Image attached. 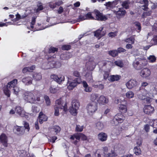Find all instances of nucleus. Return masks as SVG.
<instances>
[{"label":"nucleus","mask_w":157,"mask_h":157,"mask_svg":"<svg viewBox=\"0 0 157 157\" xmlns=\"http://www.w3.org/2000/svg\"><path fill=\"white\" fill-rule=\"evenodd\" d=\"M58 50V48H55L52 46L51 47L48 49V52L47 54L45 55V57L48 61L47 65L49 66L46 69H50L54 68H58L59 67L61 64L58 61H54V59L56 58V55H53L52 56L50 55L51 54L54 53Z\"/></svg>","instance_id":"nucleus-1"},{"label":"nucleus","mask_w":157,"mask_h":157,"mask_svg":"<svg viewBox=\"0 0 157 157\" xmlns=\"http://www.w3.org/2000/svg\"><path fill=\"white\" fill-rule=\"evenodd\" d=\"M24 95V99L28 102L33 103L36 101H40V94L38 92H27Z\"/></svg>","instance_id":"nucleus-2"},{"label":"nucleus","mask_w":157,"mask_h":157,"mask_svg":"<svg viewBox=\"0 0 157 157\" xmlns=\"http://www.w3.org/2000/svg\"><path fill=\"white\" fill-rule=\"evenodd\" d=\"M115 103L117 104H120L118 105V110L121 113H124L127 111L128 103L127 101L124 99L122 100L120 99L116 100Z\"/></svg>","instance_id":"nucleus-3"},{"label":"nucleus","mask_w":157,"mask_h":157,"mask_svg":"<svg viewBox=\"0 0 157 157\" xmlns=\"http://www.w3.org/2000/svg\"><path fill=\"white\" fill-rule=\"evenodd\" d=\"M98 104L96 102H91L87 105V112L89 115H92L98 109Z\"/></svg>","instance_id":"nucleus-4"},{"label":"nucleus","mask_w":157,"mask_h":157,"mask_svg":"<svg viewBox=\"0 0 157 157\" xmlns=\"http://www.w3.org/2000/svg\"><path fill=\"white\" fill-rule=\"evenodd\" d=\"M125 117L121 113H117L113 117L111 123L113 126H117L123 122Z\"/></svg>","instance_id":"nucleus-5"},{"label":"nucleus","mask_w":157,"mask_h":157,"mask_svg":"<svg viewBox=\"0 0 157 157\" xmlns=\"http://www.w3.org/2000/svg\"><path fill=\"white\" fill-rule=\"evenodd\" d=\"M75 138L79 141L80 139L83 141H85L87 140V138L86 136L82 133H75L71 135L70 138L72 140H74Z\"/></svg>","instance_id":"nucleus-6"},{"label":"nucleus","mask_w":157,"mask_h":157,"mask_svg":"<svg viewBox=\"0 0 157 157\" xmlns=\"http://www.w3.org/2000/svg\"><path fill=\"white\" fill-rule=\"evenodd\" d=\"M146 65L145 61L142 60L134 62L133 65L134 68L137 70L141 69Z\"/></svg>","instance_id":"nucleus-7"},{"label":"nucleus","mask_w":157,"mask_h":157,"mask_svg":"<svg viewBox=\"0 0 157 157\" xmlns=\"http://www.w3.org/2000/svg\"><path fill=\"white\" fill-rule=\"evenodd\" d=\"M95 15L96 19L98 21H105L108 19L107 17L105 15H103V13H101L98 10L95 9L94 12Z\"/></svg>","instance_id":"nucleus-8"},{"label":"nucleus","mask_w":157,"mask_h":157,"mask_svg":"<svg viewBox=\"0 0 157 157\" xmlns=\"http://www.w3.org/2000/svg\"><path fill=\"white\" fill-rule=\"evenodd\" d=\"M82 83L80 81L79 79H74L71 82L68 81L67 83L69 85L67 86V88L69 90H73L75 87H76L79 84Z\"/></svg>","instance_id":"nucleus-9"},{"label":"nucleus","mask_w":157,"mask_h":157,"mask_svg":"<svg viewBox=\"0 0 157 157\" xmlns=\"http://www.w3.org/2000/svg\"><path fill=\"white\" fill-rule=\"evenodd\" d=\"M113 11L118 19H121L123 17L126 13L125 10L123 8H119L118 10L117 11L113 10Z\"/></svg>","instance_id":"nucleus-10"},{"label":"nucleus","mask_w":157,"mask_h":157,"mask_svg":"<svg viewBox=\"0 0 157 157\" xmlns=\"http://www.w3.org/2000/svg\"><path fill=\"white\" fill-rule=\"evenodd\" d=\"M51 79H53L59 84H60L62 82L64 81V77L62 75H59V76L56 75H52L50 76Z\"/></svg>","instance_id":"nucleus-11"},{"label":"nucleus","mask_w":157,"mask_h":157,"mask_svg":"<svg viewBox=\"0 0 157 157\" xmlns=\"http://www.w3.org/2000/svg\"><path fill=\"white\" fill-rule=\"evenodd\" d=\"M56 103L59 105H61V106H60V108L63 109L64 111L66 112L67 111V107L66 101L65 102H63L61 99L60 98L57 100L56 101Z\"/></svg>","instance_id":"nucleus-12"},{"label":"nucleus","mask_w":157,"mask_h":157,"mask_svg":"<svg viewBox=\"0 0 157 157\" xmlns=\"http://www.w3.org/2000/svg\"><path fill=\"white\" fill-rule=\"evenodd\" d=\"M138 83L137 81L134 79H132L129 80L126 83V85L128 88L131 89L136 87L138 85Z\"/></svg>","instance_id":"nucleus-13"},{"label":"nucleus","mask_w":157,"mask_h":157,"mask_svg":"<svg viewBox=\"0 0 157 157\" xmlns=\"http://www.w3.org/2000/svg\"><path fill=\"white\" fill-rule=\"evenodd\" d=\"M0 142L5 147H8V138L5 134L3 133L0 135Z\"/></svg>","instance_id":"nucleus-14"},{"label":"nucleus","mask_w":157,"mask_h":157,"mask_svg":"<svg viewBox=\"0 0 157 157\" xmlns=\"http://www.w3.org/2000/svg\"><path fill=\"white\" fill-rule=\"evenodd\" d=\"M144 113L147 114L149 115L153 113L154 111L153 107L151 105H146L143 109Z\"/></svg>","instance_id":"nucleus-15"},{"label":"nucleus","mask_w":157,"mask_h":157,"mask_svg":"<svg viewBox=\"0 0 157 157\" xmlns=\"http://www.w3.org/2000/svg\"><path fill=\"white\" fill-rule=\"evenodd\" d=\"M103 153L107 157H115L117 155L116 153L114 151H111V153H108V148L106 147L105 146L103 148Z\"/></svg>","instance_id":"nucleus-16"},{"label":"nucleus","mask_w":157,"mask_h":157,"mask_svg":"<svg viewBox=\"0 0 157 157\" xmlns=\"http://www.w3.org/2000/svg\"><path fill=\"white\" fill-rule=\"evenodd\" d=\"M103 27H100L99 29L96 30L94 32V36L97 38H99V39L103 36H104L105 34V33H104L103 31H102L103 29Z\"/></svg>","instance_id":"nucleus-17"},{"label":"nucleus","mask_w":157,"mask_h":157,"mask_svg":"<svg viewBox=\"0 0 157 157\" xmlns=\"http://www.w3.org/2000/svg\"><path fill=\"white\" fill-rule=\"evenodd\" d=\"M151 73L150 70L147 68H144L141 71L140 76L144 78H146L149 76Z\"/></svg>","instance_id":"nucleus-18"},{"label":"nucleus","mask_w":157,"mask_h":157,"mask_svg":"<svg viewBox=\"0 0 157 157\" xmlns=\"http://www.w3.org/2000/svg\"><path fill=\"white\" fill-rule=\"evenodd\" d=\"M108 136L105 133L101 132L98 135V139L100 141L104 142L106 141L107 139Z\"/></svg>","instance_id":"nucleus-19"},{"label":"nucleus","mask_w":157,"mask_h":157,"mask_svg":"<svg viewBox=\"0 0 157 157\" xmlns=\"http://www.w3.org/2000/svg\"><path fill=\"white\" fill-rule=\"evenodd\" d=\"M39 122L40 124H42L44 121H47L48 117L42 112H40L38 116Z\"/></svg>","instance_id":"nucleus-20"},{"label":"nucleus","mask_w":157,"mask_h":157,"mask_svg":"<svg viewBox=\"0 0 157 157\" xmlns=\"http://www.w3.org/2000/svg\"><path fill=\"white\" fill-rule=\"evenodd\" d=\"M99 104H104L107 103L109 102L108 99L104 96H101L97 100Z\"/></svg>","instance_id":"nucleus-21"},{"label":"nucleus","mask_w":157,"mask_h":157,"mask_svg":"<svg viewBox=\"0 0 157 157\" xmlns=\"http://www.w3.org/2000/svg\"><path fill=\"white\" fill-rule=\"evenodd\" d=\"M15 111L16 113L21 117H24L25 115L24 111L22 108L20 106H16Z\"/></svg>","instance_id":"nucleus-22"},{"label":"nucleus","mask_w":157,"mask_h":157,"mask_svg":"<svg viewBox=\"0 0 157 157\" xmlns=\"http://www.w3.org/2000/svg\"><path fill=\"white\" fill-rule=\"evenodd\" d=\"M32 78L30 77H27L23 78L22 80L23 82L26 85H29L32 83Z\"/></svg>","instance_id":"nucleus-23"},{"label":"nucleus","mask_w":157,"mask_h":157,"mask_svg":"<svg viewBox=\"0 0 157 157\" xmlns=\"http://www.w3.org/2000/svg\"><path fill=\"white\" fill-rule=\"evenodd\" d=\"M85 13H81L78 16V18L74 20V23L83 21L86 20Z\"/></svg>","instance_id":"nucleus-24"},{"label":"nucleus","mask_w":157,"mask_h":157,"mask_svg":"<svg viewBox=\"0 0 157 157\" xmlns=\"http://www.w3.org/2000/svg\"><path fill=\"white\" fill-rule=\"evenodd\" d=\"M17 80L16 79H13L6 86L8 87L9 89H11L12 87L15 88L16 85L17 84Z\"/></svg>","instance_id":"nucleus-25"},{"label":"nucleus","mask_w":157,"mask_h":157,"mask_svg":"<svg viewBox=\"0 0 157 157\" xmlns=\"http://www.w3.org/2000/svg\"><path fill=\"white\" fill-rule=\"evenodd\" d=\"M73 75L74 76L76 77L75 79H77L80 80V81L82 82L81 76L80 72L77 70H75L73 72Z\"/></svg>","instance_id":"nucleus-26"},{"label":"nucleus","mask_w":157,"mask_h":157,"mask_svg":"<svg viewBox=\"0 0 157 157\" xmlns=\"http://www.w3.org/2000/svg\"><path fill=\"white\" fill-rule=\"evenodd\" d=\"M108 54L109 55L113 57H115L118 55V52L116 50L109 51L108 52Z\"/></svg>","instance_id":"nucleus-27"},{"label":"nucleus","mask_w":157,"mask_h":157,"mask_svg":"<svg viewBox=\"0 0 157 157\" xmlns=\"http://www.w3.org/2000/svg\"><path fill=\"white\" fill-rule=\"evenodd\" d=\"M79 103L77 100H74L72 102V106L76 109H78L79 107Z\"/></svg>","instance_id":"nucleus-28"},{"label":"nucleus","mask_w":157,"mask_h":157,"mask_svg":"<svg viewBox=\"0 0 157 157\" xmlns=\"http://www.w3.org/2000/svg\"><path fill=\"white\" fill-rule=\"evenodd\" d=\"M98 94H97L92 93L90 95V100L91 102H95L98 97Z\"/></svg>","instance_id":"nucleus-29"},{"label":"nucleus","mask_w":157,"mask_h":157,"mask_svg":"<svg viewBox=\"0 0 157 157\" xmlns=\"http://www.w3.org/2000/svg\"><path fill=\"white\" fill-rule=\"evenodd\" d=\"M33 78L34 80L39 81L42 79V76L40 73H36L33 75Z\"/></svg>","instance_id":"nucleus-30"},{"label":"nucleus","mask_w":157,"mask_h":157,"mask_svg":"<svg viewBox=\"0 0 157 157\" xmlns=\"http://www.w3.org/2000/svg\"><path fill=\"white\" fill-rule=\"evenodd\" d=\"M120 78V76L118 75H112L110 76V81L112 82H113L115 81H118Z\"/></svg>","instance_id":"nucleus-31"},{"label":"nucleus","mask_w":157,"mask_h":157,"mask_svg":"<svg viewBox=\"0 0 157 157\" xmlns=\"http://www.w3.org/2000/svg\"><path fill=\"white\" fill-rule=\"evenodd\" d=\"M135 40L134 37L131 36L130 37L126 39L124 41L126 42L130 43L131 44H133L134 43Z\"/></svg>","instance_id":"nucleus-32"},{"label":"nucleus","mask_w":157,"mask_h":157,"mask_svg":"<svg viewBox=\"0 0 157 157\" xmlns=\"http://www.w3.org/2000/svg\"><path fill=\"white\" fill-rule=\"evenodd\" d=\"M133 150L134 153L136 155H139L141 154V151L139 147H135Z\"/></svg>","instance_id":"nucleus-33"},{"label":"nucleus","mask_w":157,"mask_h":157,"mask_svg":"<svg viewBox=\"0 0 157 157\" xmlns=\"http://www.w3.org/2000/svg\"><path fill=\"white\" fill-rule=\"evenodd\" d=\"M9 88L7 86L3 88V91L5 95L8 97H10V91L8 89Z\"/></svg>","instance_id":"nucleus-34"},{"label":"nucleus","mask_w":157,"mask_h":157,"mask_svg":"<svg viewBox=\"0 0 157 157\" xmlns=\"http://www.w3.org/2000/svg\"><path fill=\"white\" fill-rule=\"evenodd\" d=\"M91 12H89L87 14H85V19L86 20L89 19H94V17L92 15V13Z\"/></svg>","instance_id":"nucleus-35"},{"label":"nucleus","mask_w":157,"mask_h":157,"mask_svg":"<svg viewBox=\"0 0 157 157\" xmlns=\"http://www.w3.org/2000/svg\"><path fill=\"white\" fill-rule=\"evenodd\" d=\"M69 109L70 112L73 115L75 116L77 114L78 109H76L71 106Z\"/></svg>","instance_id":"nucleus-36"},{"label":"nucleus","mask_w":157,"mask_h":157,"mask_svg":"<svg viewBox=\"0 0 157 157\" xmlns=\"http://www.w3.org/2000/svg\"><path fill=\"white\" fill-rule=\"evenodd\" d=\"M147 59L149 62L151 63L155 62L156 60V58L154 55H150L148 57Z\"/></svg>","instance_id":"nucleus-37"},{"label":"nucleus","mask_w":157,"mask_h":157,"mask_svg":"<svg viewBox=\"0 0 157 157\" xmlns=\"http://www.w3.org/2000/svg\"><path fill=\"white\" fill-rule=\"evenodd\" d=\"M71 48V45L69 44H64L62 46L61 48L63 50H69Z\"/></svg>","instance_id":"nucleus-38"},{"label":"nucleus","mask_w":157,"mask_h":157,"mask_svg":"<svg viewBox=\"0 0 157 157\" xmlns=\"http://www.w3.org/2000/svg\"><path fill=\"white\" fill-rule=\"evenodd\" d=\"M58 87H54L50 86L49 88V91L52 94H55L58 90Z\"/></svg>","instance_id":"nucleus-39"},{"label":"nucleus","mask_w":157,"mask_h":157,"mask_svg":"<svg viewBox=\"0 0 157 157\" xmlns=\"http://www.w3.org/2000/svg\"><path fill=\"white\" fill-rule=\"evenodd\" d=\"M96 127L98 130H101L103 128L104 125L102 123L98 122L96 123Z\"/></svg>","instance_id":"nucleus-40"},{"label":"nucleus","mask_w":157,"mask_h":157,"mask_svg":"<svg viewBox=\"0 0 157 157\" xmlns=\"http://www.w3.org/2000/svg\"><path fill=\"white\" fill-rule=\"evenodd\" d=\"M37 8L36 11V13H38L40 11L43 10L44 9L43 6L41 2L38 3V4L37 5Z\"/></svg>","instance_id":"nucleus-41"},{"label":"nucleus","mask_w":157,"mask_h":157,"mask_svg":"<svg viewBox=\"0 0 157 157\" xmlns=\"http://www.w3.org/2000/svg\"><path fill=\"white\" fill-rule=\"evenodd\" d=\"M134 94L132 91H129L127 92L126 94L127 97L128 98H132L134 97Z\"/></svg>","instance_id":"nucleus-42"},{"label":"nucleus","mask_w":157,"mask_h":157,"mask_svg":"<svg viewBox=\"0 0 157 157\" xmlns=\"http://www.w3.org/2000/svg\"><path fill=\"white\" fill-rule=\"evenodd\" d=\"M114 63L117 66L120 67H121L123 66L124 64L122 61L121 60H117L114 62Z\"/></svg>","instance_id":"nucleus-43"},{"label":"nucleus","mask_w":157,"mask_h":157,"mask_svg":"<svg viewBox=\"0 0 157 157\" xmlns=\"http://www.w3.org/2000/svg\"><path fill=\"white\" fill-rule=\"evenodd\" d=\"M36 17H33L32 18L31 22L30 24V27L32 29L34 28V25L35 24Z\"/></svg>","instance_id":"nucleus-44"},{"label":"nucleus","mask_w":157,"mask_h":157,"mask_svg":"<svg viewBox=\"0 0 157 157\" xmlns=\"http://www.w3.org/2000/svg\"><path fill=\"white\" fill-rule=\"evenodd\" d=\"M151 41L153 45H157V35H154L153 36V38L152 39Z\"/></svg>","instance_id":"nucleus-45"},{"label":"nucleus","mask_w":157,"mask_h":157,"mask_svg":"<svg viewBox=\"0 0 157 157\" xmlns=\"http://www.w3.org/2000/svg\"><path fill=\"white\" fill-rule=\"evenodd\" d=\"M134 24H135V25L136 27V28L137 29V30H138L139 31H140L141 27L140 23L138 21H136L134 22Z\"/></svg>","instance_id":"nucleus-46"},{"label":"nucleus","mask_w":157,"mask_h":157,"mask_svg":"<svg viewBox=\"0 0 157 157\" xmlns=\"http://www.w3.org/2000/svg\"><path fill=\"white\" fill-rule=\"evenodd\" d=\"M32 111L33 113H37L39 112V109L36 105H33L32 107Z\"/></svg>","instance_id":"nucleus-47"},{"label":"nucleus","mask_w":157,"mask_h":157,"mask_svg":"<svg viewBox=\"0 0 157 157\" xmlns=\"http://www.w3.org/2000/svg\"><path fill=\"white\" fill-rule=\"evenodd\" d=\"M83 126H80L79 125H77L75 128V131L77 132H81L83 130Z\"/></svg>","instance_id":"nucleus-48"},{"label":"nucleus","mask_w":157,"mask_h":157,"mask_svg":"<svg viewBox=\"0 0 157 157\" xmlns=\"http://www.w3.org/2000/svg\"><path fill=\"white\" fill-rule=\"evenodd\" d=\"M45 102L47 105H49L51 104V101L49 97L47 95L44 96Z\"/></svg>","instance_id":"nucleus-49"},{"label":"nucleus","mask_w":157,"mask_h":157,"mask_svg":"<svg viewBox=\"0 0 157 157\" xmlns=\"http://www.w3.org/2000/svg\"><path fill=\"white\" fill-rule=\"evenodd\" d=\"M53 129L55 130V132L56 133L59 132L61 130L60 127L58 125L54 126Z\"/></svg>","instance_id":"nucleus-50"},{"label":"nucleus","mask_w":157,"mask_h":157,"mask_svg":"<svg viewBox=\"0 0 157 157\" xmlns=\"http://www.w3.org/2000/svg\"><path fill=\"white\" fill-rule=\"evenodd\" d=\"M117 32H110L109 33L108 36L109 37L113 38L117 36Z\"/></svg>","instance_id":"nucleus-51"},{"label":"nucleus","mask_w":157,"mask_h":157,"mask_svg":"<svg viewBox=\"0 0 157 157\" xmlns=\"http://www.w3.org/2000/svg\"><path fill=\"white\" fill-rule=\"evenodd\" d=\"M60 58L61 59L65 60L68 59L67 54H62L60 56Z\"/></svg>","instance_id":"nucleus-52"},{"label":"nucleus","mask_w":157,"mask_h":157,"mask_svg":"<svg viewBox=\"0 0 157 157\" xmlns=\"http://www.w3.org/2000/svg\"><path fill=\"white\" fill-rule=\"evenodd\" d=\"M109 73L107 71H105L103 75V78L105 80H106L109 77Z\"/></svg>","instance_id":"nucleus-53"},{"label":"nucleus","mask_w":157,"mask_h":157,"mask_svg":"<svg viewBox=\"0 0 157 157\" xmlns=\"http://www.w3.org/2000/svg\"><path fill=\"white\" fill-rule=\"evenodd\" d=\"M143 2L144 4V6L145 7V6H148V1L147 0H140V1H138L137 2L142 3V2Z\"/></svg>","instance_id":"nucleus-54"},{"label":"nucleus","mask_w":157,"mask_h":157,"mask_svg":"<svg viewBox=\"0 0 157 157\" xmlns=\"http://www.w3.org/2000/svg\"><path fill=\"white\" fill-rule=\"evenodd\" d=\"M126 51V50L125 49L121 47H120L117 48V51L118 52V54L124 52Z\"/></svg>","instance_id":"nucleus-55"},{"label":"nucleus","mask_w":157,"mask_h":157,"mask_svg":"<svg viewBox=\"0 0 157 157\" xmlns=\"http://www.w3.org/2000/svg\"><path fill=\"white\" fill-rule=\"evenodd\" d=\"M59 113V109L58 107H56L55 108L54 115L56 116H58Z\"/></svg>","instance_id":"nucleus-56"},{"label":"nucleus","mask_w":157,"mask_h":157,"mask_svg":"<svg viewBox=\"0 0 157 157\" xmlns=\"http://www.w3.org/2000/svg\"><path fill=\"white\" fill-rule=\"evenodd\" d=\"M122 6L126 9H127L128 8V3L126 2L125 1L123 2L122 3Z\"/></svg>","instance_id":"nucleus-57"},{"label":"nucleus","mask_w":157,"mask_h":157,"mask_svg":"<svg viewBox=\"0 0 157 157\" xmlns=\"http://www.w3.org/2000/svg\"><path fill=\"white\" fill-rule=\"evenodd\" d=\"M16 18H15L13 19V20H12V21H18L19 19H21V16L19 14H16Z\"/></svg>","instance_id":"nucleus-58"},{"label":"nucleus","mask_w":157,"mask_h":157,"mask_svg":"<svg viewBox=\"0 0 157 157\" xmlns=\"http://www.w3.org/2000/svg\"><path fill=\"white\" fill-rule=\"evenodd\" d=\"M35 127L36 130H39L40 129V127L39 125V123L38 121L37 120L36 121L35 123Z\"/></svg>","instance_id":"nucleus-59"},{"label":"nucleus","mask_w":157,"mask_h":157,"mask_svg":"<svg viewBox=\"0 0 157 157\" xmlns=\"http://www.w3.org/2000/svg\"><path fill=\"white\" fill-rule=\"evenodd\" d=\"M85 89L84 90L86 92H90L92 91V88H91L90 87L88 86H88L86 87H85L84 88Z\"/></svg>","instance_id":"nucleus-60"},{"label":"nucleus","mask_w":157,"mask_h":157,"mask_svg":"<svg viewBox=\"0 0 157 157\" xmlns=\"http://www.w3.org/2000/svg\"><path fill=\"white\" fill-rule=\"evenodd\" d=\"M24 127L25 129L29 130L30 129L29 123L27 122H24Z\"/></svg>","instance_id":"nucleus-61"},{"label":"nucleus","mask_w":157,"mask_h":157,"mask_svg":"<svg viewBox=\"0 0 157 157\" xmlns=\"http://www.w3.org/2000/svg\"><path fill=\"white\" fill-rule=\"evenodd\" d=\"M57 11L58 14H60L62 13L63 12V7L62 6H60L59 8V9Z\"/></svg>","instance_id":"nucleus-62"},{"label":"nucleus","mask_w":157,"mask_h":157,"mask_svg":"<svg viewBox=\"0 0 157 157\" xmlns=\"http://www.w3.org/2000/svg\"><path fill=\"white\" fill-rule=\"evenodd\" d=\"M142 140L141 139H138L136 142L137 145L138 147L142 145Z\"/></svg>","instance_id":"nucleus-63"},{"label":"nucleus","mask_w":157,"mask_h":157,"mask_svg":"<svg viewBox=\"0 0 157 157\" xmlns=\"http://www.w3.org/2000/svg\"><path fill=\"white\" fill-rule=\"evenodd\" d=\"M144 129L146 132H149L150 129L149 125L148 124L145 125L144 127Z\"/></svg>","instance_id":"nucleus-64"}]
</instances>
